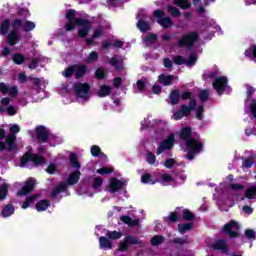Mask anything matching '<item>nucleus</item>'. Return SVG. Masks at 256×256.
<instances>
[{"instance_id": "nucleus-1", "label": "nucleus", "mask_w": 256, "mask_h": 256, "mask_svg": "<svg viewBox=\"0 0 256 256\" xmlns=\"http://www.w3.org/2000/svg\"><path fill=\"white\" fill-rule=\"evenodd\" d=\"M75 15H76L75 10H69L67 12L66 14L67 23L65 25L66 31H73L75 27H82L78 31L79 37H87V35L91 31V22L81 18H77L75 17Z\"/></svg>"}, {"instance_id": "nucleus-2", "label": "nucleus", "mask_w": 256, "mask_h": 256, "mask_svg": "<svg viewBox=\"0 0 256 256\" xmlns=\"http://www.w3.org/2000/svg\"><path fill=\"white\" fill-rule=\"evenodd\" d=\"M22 27L23 31H33L35 29V22L27 20L16 19L12 22V31L8 34L9 45H17L19 43V28Z\"/></svg>"}, {"instance_id": "nucleus-3", "label": "nucleus", "mask_w": 256, "mask_h": 256, "mask_svg": "<svg viewBox=\"0 0 256 256\" xmlns=\"http://www.w3.org/2000/svg\"><path fill=\"white\" fill-rule=\"evenodd\" d=\"M180 139L186 141V147L190 153H201L203 151V144L195 138H191V128L184 127L180 131Z\"/></svg>"}, {"instance_id": "nucleus-4", "label": "nucleus", "mask_w": 256, "mask_h": 256, "mask_svg": "<svg viewBox=\"0 0 256 256\" xmlns=\"http://www.w3.org/2000/svg\"><path fill=\"white\" fill-rule=\"evenodd\" d=\"M199 41V34L197 32H189L181 37L178 40L179 47H188L191 48Z\"/></svg>"}, {"instance_id": "nucleus-5", "label": "nucleus", "mask_w": 256, "mask_h": 256, "mask_svg": "<svg viewBox=\"0 0 256 256\" xmlns=\"http://www.w3.org/2000/svg\"><path fill=\"white\" fill-rule=\"evenodd\" d=\"M196 105L197 102L195 101V99H190L189 106L182 105L179 111L173 113V119L175 121H179L183 119V117H187V115H189L191 111L195 109Z\"/></svg>"}, {"instance_id": "nucleus-6", "label": "nucleus", "mask_w": 256, "mask_h": 256, "mask_svg": "<svg viewBox=\"0 0 256 256\" xmlns=\"http://www.w3.org/2000/svg\"><path fill=\"white\" fill-rule=\"evenodd\" d=\"M28 163H34L35 166L43 165L45 160L37 154L27 152L20 160V167H27Z\"/></svg>"}, {"instance_id": "nucleus-7", "label": "nucleus", "mask_w": 256, "mask_h": 256, "mask_svg": "<svg viewBox=\"0 0 256 256\" xmlns=\"http://www.w3.org/2000/svg\"><path fill=\"white\" fill-rule=\"evenodd\" d=\"M91 87L87 83L76 82L74 84V93H76L77 97L80 99H89V91Z\"/></svg>"}, {"instance_id": "nucleus-8", "label": "nucleus", "mask_w": 256, "mask_h": 256, "mask_svg": "<svg viewBox=\"0 0 256 256\" xmlns=\"http://www.w3.org/2000/svg\"><path fill=\"white\" fill-rule=\"evenodd\" d=\"M154 17H156L157 23H159L161 27H164L165 29L173 27V20H171L169 17H166L163 10H155Z\"/></svg>"}, {"instance_id": "nucleus-9", "label": "nucleus", "mask_w": 256, "mask_h": 256, "mask_svg": "<svg viewBox=\"0 0 256 256\" xmlns=\"http://www.w3.org/2000/svg\"><path fill=\"white\" fill-rule=\"evenodd\" d=\"M15 141H17V136H15V134H9L5 142H0V151H5V149L15 151L17 149Z\"/></svg>"}, {"instance_id": "nucleus-10", "label": "nucleus", "mask_w": 256, "mask_h": 256, "mask_svg": "<svg viewBox=\"0 0 256 256\" xmlns=\"http://www.w3.org/2000/svg\"><path fill=\"white\" fill-rule=\"evenodd\" d=\"M173 145H175V136L173 134L169 135L167 139L163 140L158 149H157V155H161V153H164V151H169V149H173Z\"/></svg>"}, {"instance_id": "nucleus-11", "label": "nucleus", "mask_w": 256, "mask_h": 256, "mask_svg": "<svg viewBox=\"0 0 256 256\" xmlns=\"http://www.w3.org/2000/svg\"><path fill=\"white\" fill-rule=\"evenodd\" d=\"M223 231L227 233L229 237H239V224L232 220L224 226Z\"/></svg>"}, {"instance_id": "nucleus-12", "label": "nucleus", "mask_w": 256, "mask_h": 256, "mask_svg": "<svg viewBox=\"0 0 256 256\" xmlns=\"http://www.w3.org/2000/svg\"><path fill=\"white\" fill-rule=\"evenodd\" d=\"M213 88L219 95H221L225 91V88H227V77L221 76L216 78L213 82Z\"/></svg>"}, {"instance_id": "nucleus-13", "label": "nucleus", "mask_w": 256, "mask_h": 256, "mask_svg": "<svg viewBox=\"0 0 256 256\" xmlns=\"http://www.w3.org/2000/svg\"><path fill=\"white\" fill-rule=\"evenodd\" d=\"M0 91L3 95H10V97H17V86L9 87L5 83H0Z\"/></svg>"}, {"instance_id": "nucleus-14", "label": "nucleus", "mask_w": 256, "mask_h": 256, "mask_svg": "<svg viewBox=\"0 0 256 256\" xmlns=\"http://www.w3.org/2000/svg\"><path fill=\"white\" fill-rule=\"evenodd\" d=\"M36 137L38 141L41 143L47 142V139H49V131L43 126L36 128Z\"/></svg>"}, {"instance_id": "nucleus-15", "label": "nucleus", "mask_w": 256, "mask_h": 256, "mask_svg": "<svg viewBox=\"0 0 256 256\" xmlns=\"http://www.w3.org/2000/svg\"><path fill=\"white\" fill-rule=\"evenodd\" d=\"M35 187V180L33 179H28L26 181V184L20 191H18L17 195L20 197H23V195H27L28 193H31L33 191V188Z\"/></svg>"}, {"instance_id": "nucleus-16", "label": "nucleus", "mask_w": 256, "mask_h": 256, "mask_svg": "<svg viewBox=\"0 0 256 256\" xmlns=\"http://www.w3.org/2000/svg\"><path fill=\"white\" fill-rule=\"evenodd\" d=\"M110 193H117L123 189V182L117 180V178H111L109 184Z\"/></svg>"}, {"instance_id": "nucleus-17", "label": "nucleus", "mask_w": 256, "mask_h": 256, "mask_svg": "<svg viewBox=\"0 0 256 256\" xmlns=\"http://www.w3.org/2000/svg\"><path fill=\"white\" fill-rule=\"evenodd\" d=\"M104 33H105V30H103V28L101 27L94 29L92 38L86 39L87 45H93L94 39H99V37H103Z\"/></svg>"}, {"instance_id": "nucleus-18", "label": "nucleus", "mask_w": 256, "mask_h": 256, "mask_svg": "<svg viewBox=\"0 0 256 256\" xmlns=\"http://www.w3.org/2000/svg\"><path fill=\"white\" fill-rule=\"evenodd\" d=\"M174 79H175V76L173 75L162 74L159 76L158 81L159 83H161V85H164V87H167L173 83Z\"/></svg>"}, {"instance_id": "nucleus-19", "label": "nucleus", "mask_w": 256, "mask_h": 256, "mask_svg": "<svg viewBox=\"0 0 256 256\" xmlns=\"http://www.w3.org/2000/svg\"><path fill=\"white\" fill-rule=\"evenodd\" d=\"M174 179L171 174L164 173L156 180V183H161L162 185H167V183H173Z\"/></svg>"}, {"instance_id": "nucleus-20", "label": "nucleus", "mask_w": 256, "mask_h": 256, "mask_svg": "<svg viewBox=\"0 0 256 256\" xmlns=\"http://www.w3.org/2000/svg\"><path fill=\"white\" fill-rule=\"evenodd\" d=\"M120 220L122 223H125L126 225H129L130 227H137L139 225V219H132L129 216H121Z\"/></svg>"}, {"instance_id": "nucleus-21", "label": "nucleus", "mask_w": 256, "mask_h": 256, "mask_svg": "<svg viewBox=\"0 0 256 256\" xmlns=\"http://www.w3.org/2000/svg\"><path fill=\"white\" fill-rule=\"evenodd\" d=\"M74 73L76 79H80V77H83V75L87 73V67H85V65H74Z\"/></svg>"}, {"instance_id": "nucleus-22", "label": "nucleus", "mask_w": 256, "mask_h": 256, "mask_svg": "<svg viewBox=\"0 0 256 256\" xmlns=\"http://www.w3.org/2000/svg\"><path fill=\"white\" fill-rule=\"evenodd\" d=\"M99 243H100L101 249H112V247H113L111 240H109L107 237L101 236L99 238Z\"/></svg>"}, {"instance_id": "nucleus-23", "label": "nucleus", "mask_w": 256, "mask_h": 256, "mask_svg": "<svg viewBox=\"0 0 256 256\" xmlns=\"http://www.w3.org/2000/svg\"><path fill=\"white\" fill-rule=\"evenodd\" d=\"M67 191V183L61 182L53 191L52 197H57L59 193H65Z\"/></svg>"}, {"instance_id": "nucleus-24", "label": "nucleus", "mask_w": 256, "mask_h": 256, "mask_svg": "<svg viewBox=\"0 0 256 256\" xmlns=\"http://www.w3.org/2000/svg\"><path fill=\"white\" fill-rule=\"evenodd\" d=\"M81 177V172H72L68 178V185H76Z\"/></svg>"}, {"instance_id": "nucleus-25", "label": "nucleus", "mask_w": 256, "mask_h": 256, "mask_svg": "<svg viewBox=\"0 0 256 256\" xmlns=\"http://www.w3.org/2000/svg\"><path fill=\"white\" fill-rule=\"evenodd\" d=\"M181 100V94L179 93V90H173L170 93V101L172 105H177L179 101Z\"/></svg>"}, {"instance_id": "nucleus-26", "label": "nucleus", "mask_w": 256, "mask_h": 256, "mask_svg": "<svg viewBox=\"0 0 256 256\" xmlns=\"http://www.w3.org/2000/svg\"><path fill=\"white\" fill-rule=\"evenodd\" d=\"M15 213V207L13 205L8 204L2 209V217H11Z\"/></svg>"}, {"instance_id": "nucleus-27", "label": "nucleus", "mask_w": 256, "mask_h": 256, "mask_svg": "<svg viewBox=\"0 0 256 256\" xmlns=\"http://www.w3.org/2000/svg\"><path fill=\"white\" fill-rule=\"evenodd\" d=\"M147 80L146 79H141L138 80L136 85H135V91L136 93H141V91H143L144 89H147Z\"/></svg>"}, {"instance_id": "nucleus-28", "label": "nucleus", "mask_w": 256, "mask_h": 256, "mask_svg": "<svg viewBox=\"0 0 256 256\" xmlns=\"http://www.w3.org/2000/svg\"><path fill=\"white\" fill-rule=\"evenodd\" d=\"M9 27H11V21L4 20L0 25L1 35H7L8 31H9Z\"/></svg>"}, {"instance_id": "nucleus-29", "label": "nucleus", "mask_w": 256, "mask_h": 256, "mask_svg": "<svg viewBox=\"0 0 256 256\" xmlns=\"http://www.w3.org/2000/svg\"><path fill=\"white\" fill-rule=\"evenodd\" d=\"M108 95H111V87L107 85L101 86L98 91V97H107Z\"/></svg>"}, {"instance_id": "nucleus-30", "label": "nucleus", "mask_w": 256, "mask_h": 256, "mask_svg": "<svg viewBox=\"0 0 256 256\" xmlns=\"http://www.w3.org/2000/svg\"><path fill=\"white\" fill-rule=\"evenodd\" d=\"M110 64L113 67H115L118 71H121V69H123V62L117 56L111 59Z\"/></svg>"}, {"instance_id": "nucleus-31", "label": "nucleus", "mask_w": 256, "mask_h": 256, "mask_svg": "<svg viewBox=\"0 0 256 256\" xmlns=\"http://www.w3.org/2000/svg\"><path fill=\"white\" fill-rule=\"evenodd\" d=\"M51 203L48 200H41L37 202L36 209L37 211H45Z\"/></svg>"}, {"instance_id": "nucleus-32", "label": "nucleus", "mask_w": 256, "mask_h": 256, "mask_svg": "<svg viewBox=\"0 0 256 256\" xmlns=\"http://www.w3.org/2000/svg\"><path fill=\"white\" fill-rule=\"evenodd\" d=\"M191 229H193V224H191V223L178 225V231L182 235H184V233H187V231H191Z\"/></svg>"}, {"instance_id": "nucleus-33", "label": "nucleus", "mask_w": 256, "mask_h": 256, "mask_svg": "<svg viewBox=\"0 0 256 256\" xmlns=\"http://www.w3.org/2000/svg\"><path fill=\"white\" fill-rule=\"evenodd\" d=\"M174 5L180 7L181 9H189L191 7V2L187 0H174Z\"/></svg>"}, {"instance_id": "nucleus-34", "label": "nucleus", "mask_w": 256, "mask_h": 256, "mask_svg": "<svg viewBox=\"0 0 256 256\" xmlns=\"http://www.w3.org/2000/svg\"><path fill=\"white\" fill-rule=\"evenodd\" d=\"M167 10H168V13L172 15V17H181V10H179V8L168 5Z\"/></svg>"}, {"instance_id": "nucleus-35", "label": "nucleus", "mask_w": 256, "mask_h": 256, "mask_svg": "<svg viewBox=\"0 0 256 256\" xmlns=\"http://www.w3.org/2000/svg\"><path fill=\"white\" fill-rule=\"evenodd\" d=\"M137 27L138 29H140V31H142V33H145V31H149V29H151V26L149 25V23L143 20L138 21Z\"/></svg>"}, {"instance_id": "nucleus-36", "label": "nucleus", "mask_w": 256, "mask_h": 256, "mask_svg": "<svg viewBox=\"0 0 256 256\" xmlns=\"http://www.w3.org/2000/svg\"><path fill=\"white\" fill-rule=\"evenodd\" d=\"M246 57L251 58L252 61H256V45L250 47L248 50L245 51Z\"/></svg>"}, {"instance_id": "nucleus-37", "label": "nucleus", "mask_w": 256, "mask_h": 256, "mask_svg": "<svg viewBox=\"0 0 256 256\" xmlns=\"http://www.w3.org/2000/svg\"><path fill=\"white\" fill-rule=\"evenodd\" d=\"M103 185V178L96 177L94 178L92 187L95 189V191H101V186Z\"/></svg>"}, {"instance_id": "nucleus-38", "label": "nucleus", "mask_w": 256, "mask_h": 256, "mask_svg": "<svg viewBox=\"0 0 256 256\" xmlns=\"http://www.w3.org/2000/svg\"><path fill=\"white\" fill-rule=\"evenodd\" d=\"M141 182L142 183H149L150 185H155L157 183V180H152L151 174L146 173L141 176Z\"/></svg>"}, {"instance_id": "nucleus-39", "label": "nucleus", "mask_w": 256, "mask_h": 256, "mask_svg": "<svg viewBox=\"0 0 256 256\" xmlns=\"http://www.w3.org/2000/svg\"><path fill=\"white\" fill-rule=\"evenodd\" d=\"M106 235L108 239H112V240L121 239V237H123V234L117 231H108Z\"/></svg>"}, {"instance_id": "nucleus-40", "label": "nucleus", "mask_w": 256, "mask_h": 256, "mask_svg": "<svg viewBox=\"0 0 256 256\" xmlns=\"http://www.w3.org/2000/svg\"><path fill=\"white\" fill-rule=\"evenodd\" d=\"M9 186L6 183H3L0 187V201H3L7 197V191Z\"/></svg>"}, {"instance_id": "nucleus-41", "label": "nucleus", "mask_w": 256, "mask_h": 256, "mask_svg": "<svg viewBox=\"0 0 256 256\" xmlns=\"http://www.w3.org/2000/svg\"><path fill=\"white\" fill-rule=\"evenodd\" d=\"M70 163L75 169H81V164H79V160L75 154L70 155Z\"/></svg>"}, {"instance_id": "nucleus-42", "label": "nucleus", "mask_w": 256, "mask_h": 256, "mask_svg": "<svg viewBox=\"0 0 256 256\" xmlns=\"http://www.w3.org/2000/svg\"><path fill=\"white\" fill-rule=\"evenodd\" d=\"M156 41H157V35L155 34H151L144 39V43L147 47H149V45H153V43H155Z\"/></svg>"}, {"instance_id": "nucleus-43", "label": "nucleus", "mask_w": 256, "mask_h": 256, "mask_svg": "<svg viewBox=\"0 0 256 256\" xmlns=\"http://www.w3.org/2000/svg\"><path fill=\"white\" fill-rule=\"evenodd\" d=\"M255 196H256V186H252V187H250V188L246 191L245 197H246L247 199H255Z\"/></svg>"}, {"instance_id": "nucleus-44", "label": "nucleus", "mask_w": 256, "mask_h": 256, "mask_svg": "<svg viewBox=\"0 0 256 256\" xmlns=\"http://www.w3.org/2000/svg\"><path fill=\"white\" fill-rule=\"evenodd\" d=\"M225 247H227V243L225 242V240H218L213 244L214 249L223 250L225 249Z\"/></svg>"}, {"instance_id": "nucleus-45", "label": "nucleus", "mask_w": 256, "mask_h": 256, "mask_svg": "<svg viewBox=\"0 0 256 256\" xmlns=\"http://www.w3.org/2000/svg\"><path fill=\"white\" fill-rule=\"evenodd\" d=\"M99 55L97 54L96 51H93L92 53L89 54V56L86 59V63H94V61H97Z\"/></svg>"}, {"instance_id": "nucleus-46", "label": "nucleus", "mask_w": 256, "mask_h": 256, "mask_svg": "<svg viewBox=\"0 0 256 256\" xmlns=\"http://www.w3.org/2000/svg\"><path fill=\"white\" fill-rule=\"evenodd\" d=\"M96 173H98L99 175H109V174L113 173V168L103 167V168L98 169L96 171Z\"/></svg>"}, {"instance_id": "nucleus-47", "label": "nucleus", "mask_w": 256, "mask_h": 256, "mask_svg": "<svg viewBox=\"0 0 256 256\" xmlns=\"http://www.w3.org/2000/svg\"><path fill=\"white\" fill-rule=\"evenodd\" d=\"M13 61L16 65H21L25 61V57L22 54H14Z\"/></svg>"}, {"instance_id": "nucleus-48", "label": "nucleus", "mask_w": 256, "mask_h": 256, "mask_svg": "<svg viewBox=\"0 0 256 256\" xmlns=\"http://www.w3.org/2000/svg\"><path fill=\"white\" fill-rule=\"evenodd\" d=\"M173 61L176 65H185L187 64V60L183 56H174Z\"/></svg>"}, {"instance_id": "nucleus-49", "label": "nucleus", "mask_w": 256, "mask_h": 256, "mask_svg": "<svg viewBox=\"0 0 256 256\" xmlns=\"http://www.w3.org/2000/svg\"><path fill=\"white\" fill-rule=\"evenodd\" d=\"M146 161L147 163H149V165H155V161H157V158L155 157V154L148 152Z\"/></svg>"}, {"instance_id": "nucleus-50", "label": "nucleus", "mask_w": 256, "mask_h": 256, "mask_svg": "<svg viewBox=\"0 0 256 256\" xmlns=\"http://www.w3.org/2000/svg\"><path fill=\"white\" fill-rule=\"evenodd\" d=\"M101 154V148L97 145H94L91 147V155H93V157H99V155Z\"/></svg>"}, {"instance_id": "nucleus-51", "label": "nucleus", "mask_w": 256, "mask_h": 256, "mask_svg": "<svg viewBox=\"0 0 256 256\" xmlns=\"http://www.w3.org/2000/svg\"><path fill=\"white\" fill-rule=\"evenodd\" d=\"M75 73V66L69 67L63 71V77H71V75Z\"/></svg>"}, {"instance_id": "nucleus-52", "label": "nucleus", "mask_w": 256, "mask_h": 256, "mask_svg": "<svg viewBox=\"0 0 256 256\" xmlns=\"http://www.w3.org/2000/svg\"><path fill=\"white\" fill-rule=\"evenodd\" d=\"M161 243H163V236H154L151 239L152 245H161Z\"/></svg>"}, {"instance_id": "nucleus-53", "label": "nucleus", "mask_w": 256, "mask_h": 256, "mask_svg": "<svg viewBox=\"0 0 256 256\" xmlns=\"http://www.w3.org/2000/svg\"><path fill=\"white\" fill-rule=\"evenodd\" d=\"M197 61V56L192 54L189 59L186 61V65L188 67H193V65L196 63Z\"/></svg>"}, {"instance_id": "nucleus-54", "label": "nucleus", "mask_w": 256, "mask_h": 256, "mask_svg": "<svg viewBox=\"0 0 256 256\" xmlns=\"http://www.w3.org/2000/svg\"><path fill=\"white\" fill-rule=\"evenodd\" d=\"M126 241H128L129 245H139V240L133 236H127Z\"/></svg>"}, {"instance_id": "nucleus-55", "label": "nucleus", "mask_w": 256, "mask_h": 256, "mask_svg": "<svg viewBox=\"0 0 256 256\" xmlns=\"http://www.w3.org/2000/svg\"><path fill=\"white\" fill-rule=\"evenodd\" d=\"M129 248V241H127V238L124 239L122 243H120L119 251H127Z\"/></svg>"}, {"instance_id": "nucleus-56", "label": "nucleus", "mask_w": 256, "mask_h": 256, "mask_svg": "<svg viewBox=\"0 0 256 256\" xmlns=\"http://www.w3.org/2000/svg\"><path fill=\"white\" fill-rule=\"evenodd\" d=\"M199 97H200V100H201V101H207V99H208V97H209V90H202V91L200 92Z\"/></svg>"}, {"instance_id": "nucleus-57", "label": "nucleus", "mask_w": 256, "mask_h": 256, "mask_svg": "<svg viewBox=\"0 0 256 256\" xmlns=\"http://www.w3.org/2000/svg\"><path fill=\"white\" fill-rule=\"evenodd\" d=\"M35 201V196L29 197L22 205V209H27L32 202Z\"/></svg>"}, {"instance_id": "nucleus-58", "label": "nucleus", "mask_w": 256, "mask_h": 256, "mask_svg": "<svg viewBox=\"0 0 256 256\" xmlns=\"http://www.w3.org/2000/svg\"><path fill=\"white\" fill-rule=\"evenodd\" d=\"M9 103H11V100L9 98H3L1 100V107H0V111H5V107H7V105H9Z\"/></svg>"}, {"instance_id": "nucleus-59", "label": "nucleus", "mask_w": 256, "mask_h": 256, "mask_svg": "<svg viewBox=\"0 0 256 256\" xmlns=\"http://www.w3.org/2000/svg\"><path fill=\"white\" fill-rule=\"evenodd\" d=\"M95 76L97 77V79H104L105 78V72L103 71V69L98 68L96 70Z\"/></svg>"}, {"instance_id": "nucleus-60", "label": "nucleus", "mask_w": 256, "mask_h": 256, "mask_svg": "<svg viewBox=\"0 0 256 256\" xmlns=\"http://www.w3.org/2000/svg\"><path fill=\"white\" fill-rule=\"evenodd\" d=\"M174 163L175 159H168L164 162V167H166V169H171Z\"/></svg>"}, {"instance_id": "nucleus-61", "label": "nucleus", "mask_w": 256, "mask_h": 256, "mask_svg": "<svg viewBox=\"0 0 256 256\" xmlns=\"http://www.w3.org/2000/svg\"><path fill=\"white\" fill-rule=\"evenodd\" d=\"M183 217L184 219H186V221H191V219H193L194 216L191 214L189 210H185L183 212Z\"/></svg>"}, {"instance_id": "nucleus-62", "label": "nucleus", "mask_w": 256, "mask_h": 256, "mask_svg": "<svg viewBox=\"0 0 256 256\" xmlns=\"http://www.w3.org/2000/svg\"><path fill=\"white\" fill-rule=\"evenodd\" d=\"M164 67H166V69H171V67H173V61L169 58H164Z\"/></svg>"}, {"instance_id": "nucleus-63", "label": "nucleus", "mask_w": 256, "mask_h": 256, "mask_svg": "<svg viewBox=\"0 0 256 256\" xmlns=\"http://www.w3.org/2000/svg\"><path fill=\"white\" fill-rule=\"evenodd\" d=\"M39 63V59L34 58L29 64V69H37V65Z\"/></svg>"}, {"instance_id": "nucleus-64", "label": "nucleus", "mask_w": 256, "mask_h": 256, "mask_svg": "<svg viewBox=\"0 0 256 256\" xmlns=\"http://www.w3.org/2000/svg\"><path fill=\"white\" fill-rule=\"evenodd\" d=\"M250 109L252 111L253 117L256 119V101L255 100L252 101V104L250 105Z\"/></svg>"}]
</instances>
